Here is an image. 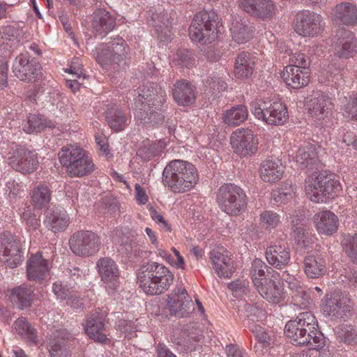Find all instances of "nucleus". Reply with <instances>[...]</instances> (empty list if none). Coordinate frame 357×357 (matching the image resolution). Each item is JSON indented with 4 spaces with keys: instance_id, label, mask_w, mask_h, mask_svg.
I'll use <instances>...</instances> for the list:
<instances>
[{
    "instance_id": "29",
    "label": "nucleus",
    "mask_w": 357,
    "mask_h": 357,
    "mask_svg": "<svg viewBox=\"0 0 357 357\" xmlns=\"http://www.w3.org/2000/svg\"><path fill=\"white\" fill-rule=\"evenodd\" d=\"M11 302L20 310L31 306L34 298V289L29 284L23 283L10 290Z\"/></svg>"
},
{
    "instance_id": "58",
    "label": "nucleus",
    "mask_w": 357,
    "mask_h": 357,
    "mask_svg": "<svg viewBox=\"0 0 357 357\" xmlns=\"http://www.w3.org/2000/svg\"><path fill=\"white\" fill-rule=\"evenodd\" d=\"M176 55L178 64L186 68H190L193 65L194 59L192 54L188 50H180Z\"/></svg>"
},
{
    "instance_id": "5",
    "label": "nucleus",
    "mask_w": 357,
    "mask_h": 357,
    "mask_svg": "<svg viewBox=\"0 0 357 357\" xmlns=\"http://www.w3.org/2000/svg\"><path fill=\"white\" fill-rule=\"evenodd\" d=\"M305 188L309 199L319 203L323 202L326 197L336 195L340 190V184L334 174L321 172L309 176L305 181Z\"/></svg>"
},
{
    "instance_id": "52",
    "label": "nucleus",
    "mask_w": 357,
    "mask_h": 357,
    "mask_svg": "<svg viewBox=\"0 0 357 357\" xmlns=\"http://www.w3.org/2000/svg\"><path fill=\"white\" fill-rule=\"evenodd\" d=\"M206 87H208L209 91L215 96H218L227 88V84L218 75H213L210 77L206 82Z\"/></svg>"
},
{
    "instance_id": "40",
    "label": "nucleus",
    "mask_w": 357,
    "mask_h": 357,
    "mask_svg": "<svg viewBox=\"0 0 357 357\" xmlns=\"http://www.w3.org/2000/svg\"><path fill=\"white\" fill-rule=\"evenodd\" d=\"M52 199V191L45 184L36 186L31 193V202L35 208H43L46 207Z\"/></svg>"
},
{
    "instance_id": "55",
    "label": "nucleus",
    "mask_w": 357,
    "mask_h": 357,
    "mask_svg": "<svg viewBox=\"0 0 357 357\" xmlns=\"http://www.w3.org/2000/svg\"><path fill=\"white\" fill-rule=\"evenodd\" d=\"M289 66H295L301 70H308L310 63L309 58L301 52L293 54L289 58Z\"/></svg>"
},
{
    "instance_id": "57",
    "label": "nucleus",
    "mask_w": 357,
    "mask_h": 357,
    "mask_svg": "<svg viewBox=\"0 0 357 357\" xmlns=\"http://www.w3.org/2000/svg\"><path fill=\"white\" fill-rule=\"evenodd\" d=\"M282 280L288 284V288L291 291V296L305 289L301 282L292 275H289V274H285V273H284L282 275Z\"/></svg>"
},
{
    "instance_id": "63",
    "label": "nucleus",
    "mask_w": 357,
    "mask_h": 357,
    "mask_svg": "<svg viewBox=\"0 0 357 357\" xmlns=\"http://www.w3.org/2000/svg\"><path fill=\"white\" fill-rule=\"evenodd\" d=\"M139 151L146 160H149L151 158L158 155L155 149V144H154L153 142L151 143H144V146L139 149Z\"/></svg>"
},
{
    "instance_id": "4",
    "label": "nucleus",
    "mask_w": 357,
    "mask_h": 357,
    "mask_svg": "<svg viewBox=\"0 0 357 357\" xmlns=\"http://www.w3.org/2000/svg\"><path fill=\"white\" fill-rule=\"evenodd\" d=\"M221 23L217 13L205 10L197 12L189 27V36L192 40L211 43L218 38Z\"/></svg>"
},
{
    "instance_id": "43",
    "label": "nucleus",
    "mask_w": 357,
    "mask_h": 357,
    "mask_svg": "<svg viewBox=\"0 0 357 357\" xmlns=\"http://www.w3.org/2000/svg\"><path fill=\"white\" fill-rule=\"evenodd\" d=\"M74 165L70 174L72 177H82L92 173L95 169L91 158L87 154Z\"/></svg>"
},
{
    "instance_id": "25",
    "label": "nucleus",
    "mask_w": 357,
    "mask_h": 357,
    "mask_svg": "<svg viewBox=\"0 0 357 357\" xmlns=\"http://www.w3.org/2000/svg\"><path fill=\"white\" fill-rule=\"evenodd\" d=\"M84 329L87 335L96 342L103 344L107 340V335L103 333L105 330L104 319L98 312L87 317Z\"/></svg>"
},
{
    "instance_id": "3",
    "label": "nucleus",
    "mask_w": 357,
    "mask_h": 357,
    "mask_svg": "<svg viewBox=\"0 0 357 357\" xmlns=\"http://www.w3.org/2000/svg\"><path fill=\"white\" fill-rule=\"evenodd\" d=\"M130 48L123 38L116 36L105 43L100 44L93 51L98 64L106 70L116 69L126 63Z\"/></svg>"
},
{
    "instance_id": "10",
    "label": "nucleus",
    "mask_w": 357,
    "mask_h": 357,
    "mask_svg": "<svg viewBox=\"0 0 357 357\" xmlns=\"http://www.w3.org/2000/svg\"><path fill=\"white\" fill-rule=\"evenodd\" d=\"M8 160L9 165L14 170L24 174L35 172L38 165L37 153L20 145L10 149Z\"/></svg>"
},
{
    "instance_id": "30",
    "label": "nucleus",
    "mask_w": 357,
    "mask_h": 357,
    "mask_svg": "<svg viewBox=\"0 0 357 357\" xmlns=\"http://www.w3.org/2000/svg\"><path fill=\"white\" fill-rule=\"evenodd\" d=\"M314 222L319 233L327 236L335 233L338 227V218L330 211H323L316 213Z\"/></svg>"
},
{
    "instance_id": "46",
    "label": "nucleus",
    "mask_w": 357,
    "mask_h": 357,
    "mask_svg": "<svg viewBox=\"0 0 357 357\" xmlns=\"http://www.w3.org/2000/svg\"><path fill=\"white\" fill-rule=\"evenodd\" d=\"M345 303L342 302L337 296H334L326 301L323 305V310L329 316H342V312L345 310Z\"/></svg>"
},
{
    "instance_id": "6",
    "label": "nucleus",
    "mask_w": 357,
    "mask_h": 357,
    "mask_svg": "<svg viewBox=\"0 0 357 357\" xmlns=\"http://www.w3.org/2000/svg\"><path fill=\"white\" fill-rule=\"evenodd\" d=\"M318 327L315 317L310 311L300 313L294 320L288 321L284 333L291 342L295 345H311L312 333Z\"/></svg>"
},
{
    "instance_id": "44",
    "label": "nucleus",
    "mask_w": 357,
    "mask_h": 357,
    "mask_svg": "<svg viewBox=\"0 0 357 357\" xmlns=\"http://www.w3.org/2000/svg\"><path fill=\"white\" fill-rule=\"evenodd\" d=\"M272 272H274V271L271 267H268L261 259H255L252 264L250 271L254 284L255 285L256 280L264 282L265 280H267L265 278L266 273L271 274Z\"/></svg>"
},
{
    "instance_id": "34",
    "label": "nucleus",
    "mask_w": 357,
    "mask_h": 357,
    "mask_svg": "<svg viewBox=\"0 0 357 357\" xmlns=\"http://www.w3.org/2000/svg\"><path fill=\"white\" fill-rule=\"evenodd\" d=\"M260 177L266 183H274L281 178L284 174V167L278 159L264 160L259 168Z\"/></svg>"
},
{
    "instance_id": "51",
    "label": "nucleus",
    "mask_w": 357,
    "mask_h": 357,
    "mask_svg": "<svg viewBox=\"0 0 357 357\" xmlns=\"http://www.w3.org/2000/svg\"><path fill=\"white\" fill-rule=\"evenodd\" d=\"M244 309L246 316L252 317L253 321L255 319H256L257 321H259L266 317V312L262 305L258 303L255 304L246 303L244 306Z\"/></svg>"
},
{
    "instance_id": "2",
    "label": "nucleus",
    "mask_w": 357,
    "mask_h": 357,
    "mask_svg": "<svg viewBox=\"0 0 357 357\" xmlns=\"http://www.w3.org/2000/svg\"><path fill=\"white\" fill-rule=\"evenodd\" d=\"M139 287L148 295H159L172 284L174 275L164 265L149 262L140 267L137 273Z\"/></svg>"
},
{
    "instance_id": "26",
    "label": "nucleus",
    "mask_w": 357,
    "mask_h": 357,
    "mask_svg": "<svg viewBox=\"0 0 357 357\" xmlns=\"http://www.w3.org/2000/svg\"><path fill=\"white\" fill-rule=\"evenodd\" d=\"M308 70H301L294 66H286L282 72V78L285 84L292 89H301L309 82Z\"/></svg>"
},
{
    "instance_id": "64",
    "label": "nucleus",
    "mask_w": 357,
    "mask_h": 357,
    "mask_svg": "<svg viewBox=\"0 0 357 357\" xmlns=\"http://www.w3.org/2000/svg\"><path fill=\"white\" fill-rule=\"evenodd\" d=\"M344 115L357 121V96L347 103Z\"/></svg>"
},
{
    "instance_id": "17",
    "label": "nucleus",
    "mask_w": 357,
    "mask_h": 357,
    "mask_svg": "<svg viewBox=\"0 0 357 357\" xmlns=\"http://www.w3.org/2000/svg\"><path fill=\"white\" fill-rule=\"evenodd\" d=\"M116 25V18L106 9L98 8L91 15V28L96 36L105 37Z\"/></svg>"
},
{
    "instance_id": "8",
    "label": "nucleus",
    "mask_w": 357,
    "mask_h": 357,
    "mask_svg": "<svg viewBox=\"0 0 357 357\" xmlns=\"http://www.w3.org/2000/svg\"><path fill=\"white\" fill-rule=\"evenodd\" d=\"M216 200L220 208L229 215H239L245 210L248 204L244 190L234 183L221 185Z\"/></svg>"
},
{
    "instance_id": "11",
    "label": "nucleus",
    "mask_w": 357,
    "mask_h": 357,
    "mask_svg": "<svg viewBox=\"0 0 357 357\" xmlns=\"http://www.w3.org/2000/svg\"><path fill=\"white\" fill-rule=\"evenodd\" d=\"M69 245L76 255L90 257L99 250L100 240L99 236L91 231H78L70 238Z\"/></svg>"
},
{
    "instance_id": "15",
    "label": "nucleus",
    "mask_w": 357,
    "mask_h": 357,
    "mask_svg": "<svg viewBox=\"0 0 357 357\" xmlns=\"http://www.w3.org/2000/svg\"><path fill=\"white\" fill-rule=\"evenodd\" d=\"M98 273L105 287L112 291H116L119 285L120 271L116 263L110 257L99 259L96 263Z\"/></svg>"
},
{
    "instance_id": "59",
    "label": "nucleus",
    "mask_w": 357,
    "mask_h": 357,
    "mask_svg": "<svg viewBox=\"0 0 357 357\" xmlns=\"http://www.w3.org/2000/svg\"><path fill=\"white\" fill-rule=\"evenodd\" d=\"M203 339L202 334L196 333L195 335H188L187 340L183 343L178 342V344H183L187 352L192 351L197 349L198 343Z\"/></svg>"
},
{
    "instance_id": "36",
    "label": "nucleus",
    "mask_w": 357,
    "mask_h": 357,
    "mask_svg": "<svg viewBox=\"0 0 357 357\" xmlns=\"http://www.w3.org/2000/svg\"><path fill=\"white\" fill-rule=\"evenodd\" d=\"M326 263L319 255H308L303 259V270L310 278H319L326 273Z\"/></svg>"
},
{
    "instance_id": "20",
    "label": "nucleus",
    "mask_w": 357,
    "mask_h": 357,
    "mask_svg": "<svg viewBox=\"0 0 357 357\" xmlns=\"http://www.w3.org/2000/svg\"><path fill=\"white\" fill-rule=\"evenodd\" d=\"M238 6L250 15L263 20L271 19L274 12L271 0H238Z\"/></svg>"
},
{
    "instance_id": "22",
    "label": "nucleus",
    "mask_w": 357,
    "mask_h": 357,
    "mask_svg": "<svg viewBox=\"0 0 357 357\" xmlns=\"http://www.w3.org/2000/svg\"><path fill=\"white\" fill-rule=\"evenodd\" d=\"M266 258L270 265L281 269L290 261L289 248L286 243L275 241L267 248Z\"/></svg>"
},
{
    "instance_id": "28",
    "label": "nucleus",
    "mask_w": 357,
    "mask_h": 357,
    "mask_svg": "<svg viewBox=\"0 0 357 357\" xmlns=\"http://www.w3.org/2000/svg\"><path fill=\"white\" fill-rule=\"evenodd\" d=\"M105 120L109 127L118 132L123 130L130 123V116L116 105L108 106Z\"/></svg>"
},
{
    "instance_id": "23",
    "label": "nucleus",
    "mask_w": 357,
    "mask_h": 357,
    "mask_svg": "<svg viewBox=\"0 0 357 357\" xmlns=\"http://www.w3.org/2000/svg\"><path fill=\"white\" fill-rule=\"evenodd\" d=\"M331 19L337 24L354 26L357 24V6L349 2L337 4L331 11Z\"/></svg>"
},
{
    "instance_id": "24",
    "label": "nucleus",
    "mask_w": 357,
    "mask_h": 357,
    "mask_svg": "<svg viewBox=\"0 0 357 357\" xmlns=\"http://www.w3.org/2000/svg\"><path fill=\"white\" fill-rule=\"evenodd\" d=\"M197 94L196 87L185 79L178 80L174 84L173 98L179 105H191L195 102Z\"/></svg>"
},
{
    "instance_id": "39",
    "label": "nucleus",
    "mask_w": 357,
    "mask_h": 357,
    "mask_svg": "<svg viewBox=\"0 0 357 357\" xmlns=\"http://www.w3.org/2000/svg\"><path fill=\"white\" fill-rule=\"evenodd\" d=\"M54 126V123L51 121H47L41 116L33 114H29L22 124L24 131L29 134L38 132L45 128H52Z\"/></svg>"
},
{
    "instance_id": "42",
    "label": "nucleus",
    "mask_w": 357,
    "mask_h": 357,
    "mask_svg": "<svg viewBox=\"0 0 357 357\" xmlns=\"http://www.w3.org/2000/svg\"><path fill=\"white\" fill-rule=\"evenodd\" d=\"M248 116L244 105H238L228 110L225 115L224 121L229 126H237L243 123Z\"/></svg>"
},
{
    "instance_id": "16",
    "label": "nucleus",
    "mask_w": 357,
    "mask_h": 357,
    "mask_svg": "<svg viewBox=\"0 0 357 357\" xmlns=\"http://www.w3.org/2000/svg\"><path fill=\"white\" fill-rule=\"evenodd\" d=\"M0 255L10 257L5 260L7 266L15 268L22 261L19 241L8 231L0 233Z\"/></svg>"
},
{
    "instance_id": "19",
    "label": "nucleus",
    "mask_w": 357,
    "mask_h": 357,
    "mask_svg": "<svg viewBox=\"0 0 357 357\" xmlns=\"http://www.w3.org/2000/svg\"><path fill=\"white\" fill-rule=\"evenodd\" d=\"M13 68L17 78L27 82L35 81L40 73L39 66L29 60L28 53L20 54L17 56Z\"/></svg>"
},
{
    "instance_id": "60",
    "label": "nucleus",
    "mask_w": 357,
    "mask_h": 357,
    "mask_svg": "<svg viewBox=\"0 0 357 357\" xmlns=\"http://www.w3.org/2000/svg\"><path fill=\"white\" fill-rule=\"evenodd\" d=\"M248 287V282L246 280H237L228 284V288L235 294L236 296L246 294Z\"/></svg>"
},
{
    "instance_id": "12",
    "label": "nucleus",
    "mask_w": 357,
    "mask_h": 357,
    "mask_svg": "<svg viewBox=\"0 0 357 357\" xmlns=\"http://www.w3.org/2000/svg\"><path fill=\"white\" fill-rule=\"evenodd\" d=\"M325 27L323 17L314 12L303 10L296 15L295 31L305 37H314L321 34Z\"/></svg>"
},
{
    "instance_id": "37",
    "label": "nucleus",
    "mask_w": 357,
    "mask_h": 357,
    "mask_svg": "<svg viewBox=\"0 0 357 357\" xmlns=\"http://www.w3.org/2000/svg\"><path fill=\"white\" fill-rule=\"evenodd\" d=\"M255 66V61L252 54L243 52L236 59L234 75L238 79H246L252 74Z\"/></svg>"
},
{
    "instance_id": "1",
    "label": "nucleus",
    "mask_w": 357,
    "mask_h": 357,
    "mask_svg": "<svg viewBox=\"0 0 357 357\" xmlns=\"http://www.w3.org/2000/svg\"><path fill=\"white\" fill-rule=\"evenodd\" d=\"M199 176L196 167L183 160L169 162L162 172V182L174 192H185L197 183Z\"/></svg>"
},
{
    "instance_id": "27",
    "label": "nucleus",
    "mask_w": 357,
    "mask_h": 357,
    "mask_svg": "<svg viewBox=\"0 0 357 357\" xmlns=\"http://www.w3.org/2000/svg\"><path fill=\"white\" fill-rule=\"evenodd\" d=\"M213 268L220 278H230L235 271L234 261L227 252L213 250L210 252Z\"/></svg>"
},
{
    "instance_id": "38",
    "label": "nucleus",
    "mask_w": 357,
    "mask_h": 357,
    "mask_svg": "<svg viewBox=\"0 0 357 357\" xmlns=\"http://www.w3.org/2000/svg\"><path fill=\"white\" fill-rule=\"evenodd\" d=\"M294 160L303 169L309 168L312 169L313 166L319 162L317 153L312 145L298 149L294 156Z\"/></svg>"
},
{
    "instance_id": "35",
    "label": "nucleus",
    "mask_w": 357,
    "mask_h": 357,
    "mask_svg": "<svg viewBox=\"0 0 357 357\" xmlns=\"http://www.w3.org/2000/svg\"><path fill=\"white\" fill-rule=\"evenodd\" d=\"M69 220L64 208L54 207L47 211L45 223L54 233L64 231L69 225Z\"/></svg>"
},
{
    "instance_id": "62",
    "label": "nucleus",
    "mask_w": 357,
    "mask_h": 357,
    "mask_svg": "<svg viewBox=\"0 0 357 357\" xmlns=\"http://www.w3.org/2000/svg\"><path fill=\"white\" fill-rule=\"evenodd\" d=\"M52 289L56 296L61 300H66L73 297L72 292L59 282L53 284Z\"/></svg>"
},
{
    "instance_id": "53",
    "label": "nucleus",
    "mask_w": 357,
    "mask_h": 357,
    "mask_svg": "<svg viewBox=\"0 0 357 357\" xmlns=\"http://www.w3.org/2000/svg\"><path fill=\"white\" fill-rule=\"evenodd\" d=\"M292 298V303L299 309H307L312 305V299L308 293L305 290H302L298 294H295Z\"/></svg>"
},
{
    "instance_id": "50",
    "label": "nucleus",
    "mask_w": 357,
    "mask_h": 357,
    "mask_svg": "<svg viewBox=\"0 0 357 357\" xmlns=\"http://www.w3.org/2000/svg\"><path fill=\"white\" fill-rule=\"evenodd\" d=\"M343 244L346 253L354 262L357 263V234L346 236Z\"/></svg>"
},
{
    "instance_id": "7",
    "label": "nucleus",
    "mask_w": 357,
    "mask_h": 357,
    "mask_svg": "<svg viewBox=\"0 0 357 357\" xmlns=\"http://www.w3.org/2000/svg\"><path fill=\"white\" fill-rule=\"evenodd\" d=\"M157 85L153 82H146L138 88L139 94L135 101V119L139 124L151 126L159 124L164 120L162 114L153 110L151 103H146L152 92H155Z\"/></svg>"
},
{
    "instance_id": "14",
    "label": "nucleus",
    "mask_w": 357,
    "mask_h": 357,
    "mask_svg": "<svg viewBox=\"0 0 357 357\" xmlns=\"http://www.w3.org/2000/svg\"><path fill=\"white\" fill-rule=\"evenodd\" d=\"M231 145L241 156L253 154L257 150V139L249 129H238L231 134Z\"/></svg>"
},
{
    "instance_id": "48",
    "label": "nucleus",
    "mask_w": 357,
    "mask_h": 357,
    "mask_svg": "<svg viewBox=\"0 0 357 357\" xmlns=\"http://www.w3.org/2000/svg\"><path fill=\"white\" fill-rule=\"evenodd\" d=\"M249 329L254 334L258 342L263 344V347H268L270 344L271 336L264 327L252 323L250 324Z\"/></svg>"
},
{
    "instance_id": "45",
    "label": "nucleus",
    "mask_w": 357,
    "mask_h": 357,
    "mask_svg": "<svg viewBox=\"0 0 357 357\" xmlns=\"http://www.w3.org/2000/svg\"><path fill=\"white\" fill-rule=\"evenodd\" d=\"M248 29V26L244 22L236 20L232 23L231 28L232 38L238 44L247 42L250 38Z\"/></svg>"
},
{
    "instance_id": "32",
    "label": "nucleus",
    "mask_w": 357,
    "mask_h": 357,
    "mask_svg": "<svg viewBox=\"0 0 357 357\" xmlns=\"http://www.w3.org/2000/svg\"><path fill=\"white\" fill-rule=\"evenodd\" d=\"M331 98L321 92L314 93L308 102V109L312 116L319 119L326 116L332 108Z\"/></svg>"
},
{
    "instance_id": "54",
    "label": "nucleus",
    "mask_w": 357,
    "mask_h": 357,
    "mask_svg": "<svg viewBox=\"0 0 357 357\" xmlns=\"http://www.w3.org/2000/svg\"><path fill=\"white\" fill-rule=\"evenodd\" d=\"M338 338L340 341L347 344L357 343V329L343 326L340 328V331L337 333Z\"/></svg>"
},
{
    "instance_id": "9",
    "label": "nucleus",
    "mask_w": 357,
    "mask_h": 357,
    "mask_svg": "<svg viewBox=\"0 0 357 357\" xmlns=\"http://www.w3.org/2000/svg\"><path fill=\"white\" fill-rule=\"evenodd\" d=\"M251 112L259 120L268 125L284 124L289 118L285 105L278 101L266 100L252 102Z\"/></svg>"
},
{
    "instance_id": "31",
    "label": "nucleus",
    "mask_w": 357,
    "mask_h": 357,
    "mask_svg": "<svg viewBox=\"0 0 357 357\" xmlns=\"http://www.w3.org/2000/svg\"><path fill=\"white\" fill-rule=\"evenodd\" d=\"M255 287L260 295L270 303H278L282 297L283 289L280 282L275 280H256Z\"/></svg>"
},
{
    "instance_id": "13",
    "label": "nucleus",
    "mask_w": 357,
    "mask_h": 357,
    "mask_svg": "<svg viewBox=\"0 0 357 357\" xmlns=\"http://www.w3.org/2000/svg\"><path fill=\"white\" fill-rule=\"evenodd\" d=\"M167 307L172 315L183 317L194 310V305L186 290L178 288L168 296Z\"/></svg>"
},
{
    "instance_id": "41",
    "label": "nucleus",
    "mask_w": 357,
    "mask_h": 357,
    "mask_svg": "<svg viewBox=\"0 0 357 357\" xmlns=\"http://www.w3.org/2000/svg\"><path fill=\"white\" fill-rule=\"evenodd\" d=\"M16 332L24 340L31 343L37 342L36 331L33 328L27 320L21 317L14 323Z\"/></svg>"
},
{
    "instance_id": "33",
    "label": "nucleus",
    "mask_w": 357,
    "mask_h": 357,
    "mask_svg": "<svg viewBox=\"0 0 357 357\" xmlns=\"http://www.w3.org/2000/svg\"><path fill=\"white\" fill-rule=\"evenodd\" d=\"M86 155V152L79 146L69 144L62 147L58 153V157L60 163L66 167V172L70 176L74 164Z\"/></svg>"
},
{
    "instance_id": "18",
    "label": "nucleus",
    "mask_w": 357,
    "mask_h": 357,
    "mask_svg": "<svg viewBox=\"0 0 357 357\" xmlns=\"http://www.w3.org/2000/svg\"><path fill=\"white\" fill-rule=\"evenodd\" d=\"M334 52L340 58H349L356 52V40L354 33L344 28L339 29L333 42Z\"/></svg>"
},
{
    "instance_id": "56",
    "label": "nucleus",
    "mask_w": 357,
    "mask_h": 357,
    "mask_svg": "<svg viewBox=\"0 0 357 357\" xmlns=\"http://www.w3.org/2000/svg\"><path fill=\"white\" fill-rule=\"evenodd\" d=\"M295 240L301 246L305 248L309 245L312 242V238L310 236V234L303 227H298L294 229Z\"/></svg>"
},
{
    "instance_id": "49",
    "label": "nucleus",
    "mask_w": 357,
    "mask_h": 357,
    "mask_svg": "<svg viewBox=\"0 0 357 357\" xmlns=\"http://www.w3.org/2000/svg\"><path fill=\"white\" fill-rule=\"evenodd\" d=\"M260 222L266 229L275 228L280 222V218L277 213L265 211L260 214Z\"/></svg>"
},
{
    "instance_id": "21",
    "label": "nucleus",
    "mask_w": 357,
    "mask_h": 357,
    "mask_svg": "<svg viewBox=\"0 0 357 357\" xmlns=\"http://www.w3.org/2000/svg\"><path fill=\"white\" fill-rule=\"evenodd\" d=\"M50 269V263L40 252L32 255L26 261V276L29 281L41 282Z\"/></svg>"
},
{
    "instance_id": "47",
    "label": "nucleus",
    "mask_w": 357,
    "mask_h": 357,
    "mask_svg": "<svg viewBox=\"0 0 357 357\" xmlns=\"http://www.w3.org/2000/svg\"><path fill=\"white\" fill-rule=\"evenodd\" d=\"M155 92H152L151 98L146 103H151L153 110L160 112V107L164 105L167 100V93L165 90L160 85H157L155 88Z\"/></svg>"
},
{
    "instance_id": "61",
    "label": "nucleus",
    "mask_w": 357,
    "mask_h": 357,
    "mask_svg": "<svg viewBox=\"0 0 357 357\" xmlns=\"http://www.w3.org/2000/svg\"><path fill=\"white\" fill-rule=\"evenodd\" d=\"M51 357H68L69 352L64 344V342H56L51 346L50 350Z\"/></svg>"
}]
</instances>
